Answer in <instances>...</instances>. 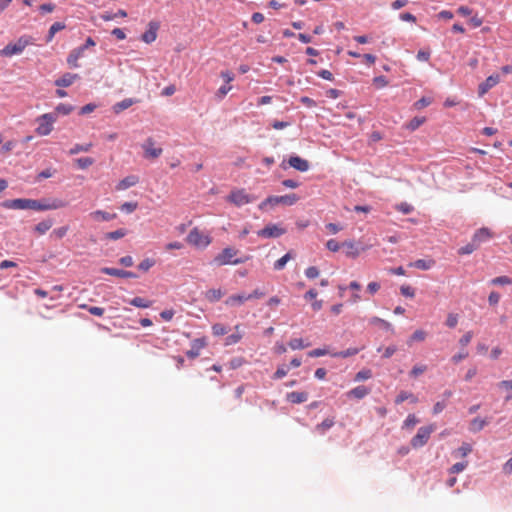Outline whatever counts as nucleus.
<instances>
[{"label":"nucleus","instance_id":"f8f14e48","mask_svg":"<svg viewBox=\"0 0 512 512\" xmlns=\"http://www.w3.org/2000/svg\"><path fill=\"white\" fill-rule=\"evenodd\" d=\"M500 82V76L498 74L490 75L486 80L481 83L478 87L479 96L486 94L491 88L496 86Z\"/></svg>","mask_w":512,"mask_h":512},{"label":"nucleus","instance_id":"5701e85b","mask_svg":"<svg viewBox=\"0 0 512 512\" xmlns=\"http://www.w3.org/2000/svg\"><path fill=\"white\" fill-rule=\"evenodd\" d=\"M249 298H247L246 294H237V295H231L225 300V304L227 306H240L245 301H248Z\"/></svg>","mask_w":512,"mask_h":512},{"label":"nucleus","instance_id":"dca6fc26","mask_svg":"<svg viewBox=\"0 0 512 512\" xmlns=\"http://www.w3.org/2000/svg\"><path fill=\"white\" fill-rule=\"evenodd\" d=\"M101 272L107 275L121 277V278H136V274L131 271L120 270L116 268L104 267Z\"/></svg>","mask_w":512,"mask_h":512},{"label":"nucleus","instance_id":"2eb2a0df","mask_svg":"<svg viewBox=\"0 0 512 512\" xmlns=\"http://www.w3.org/2000/svg\"><path fill=\"white\" fill-rule=\"evenodd\" d=\"M84 52H85V47H78V48H75L73 49L68 57H67V63L70 67L72 68H77L79 67V64H78V60L83 57L84 55Z\"/></svg>","mask_w":512,"mask_h":512},{"label":"nucleus","instance_id":"c756f323","mask_svg":"<svg viewBox=\"0 0 512 512\" xmlns=\"http://www.w3.org/2000/svg\"><path fill=\"white\" fill-rule=\"evenodd\" d=\"M223 295H224V293L222 292L221 289H209L205 293V298L209 302H216V301L220 300Z\"/></svg>","mask_w":512,"mask_h":512},{"label":"nucleus","instance_id":"49530a36","mask_svg":"<svg viewBox=\"0 0 512 512\" xmlns=\"http://www.w3.org/2000/svg\"><path fill=\"white\" fill-rule=\"evenodd\" d=\"M76 163L80 169H86L94 163V159L91 157H82L76 159Z\"/></svg>","mask_w":512,"mask_h":512},{"label":"nucleus","instance_id":"39448f33","mask_svg":"<svg viewBox=\"0 0 512 512\" xmlns=\"http://www.w3.org/2000/svg\"><path fill=\"white\" fill-rule=\"evenodd\" d=\"M299 200L296 194H288L283 196H269L259 205L260 210H265L267 207H274L279 204L292 206Z\"/></svg>","mask_w":512,"mask_h":512},{"label":"nucleus","instance_id":"f03ea898","mask_svg":"<svg viewBox=\"0 0 512 512\" xmlns=\"http://www.w3.org/2000/svg\"><path fill=\"white\" fill-rule=\"evenodd\" d=\"M238 253L239 251L237 249L233 247H226L214 257L213 261L217 266H225L242 264L249 259L248 256L235 258V256L238 255Z\"/></svg>","mask_w":512,"mask_h":512},{"label":"nucleus","instance_id":"72a5a7b5","mask_svg":"<svg viewBox=\"0 0 512 512\" xmlns=\"http://www.w3.org/2000/svg\"><path fill=\"white\" fill-rule=\"evenodd\" d=\"M343 247H346V255L352 258H356L359 255L358 249L355 247L353 241H345L342 243Z\"/></svg>","mask_w":512,"mask_h":512},{"label":"nucleus","instance_id":"7c9ffc66","mask_svg":"<svg viewBox=\"0 0 512 512\" xmlns=\"http://www.w3.org/2000/svg\"><path fill=\"white\" fill-rule=\"evenodd\" d=\"M487 425V422L485 419H482L480 417H476L474 418L471 422H470V427L469 429L472 431V432H478L480 430H482L485 426Z\"/></svg>","mask_w":512,"mask_h":512},{"label":"nucleus","instance_id":"58836bf2","mask_svg":"<svg viewBox=\"0 0 512 512\" xmlns=\"http://www.w3.org/2000/svg\"><path fill=\"white\" fill-rule=\"evenodd\" d=\"M232 90V86L229 84L222 85L215 93V98L218 101H221L225 98V96Z\"/></svg>","mask_w":512,"mask_h":512},{"label":"nucleus","instance_id":"ea45409f","mask_svg":"<svg viewBox=\"0 0 512 512\" xmlns=\"http://www.w3.org/2000/svg\"><path fill=\"white\" fill-rule=\"evenodd\" d=\"M79 308L88 310L92 315L101 317L104 314V309L102 307L96 306H88L87 304H80Z\"/></svg>","mask_w":512,"mask_h":512},{"label":"nucleus","instance_id":"774afa93","mask_svg":"<svg viewBox=\"0 0 512 512\" xmlns=\"http://www.w3.org/2000/svg\"><path fill=\"white\" fill-rule=\"evenodd\" d=\"M430 104H431V100L429 98L422 97L421 99H419L418 101H416L414 103V107L416 109H422Z\"/></svg>","mask_w":512,"mask_h":512},{"label":"nucleus","instance_id":"20e7f679","mask_svg":"<svg viewBox=\"0 0 512 512\" xmlns=\"http://www.w3.org/2000/svg\"><path fill=\"white\" fill-rule=\"evenodd\" d=\"M31 44V38L28 36H21L14 43L7 44L3 49L0 50V56L12 57L14 55L21 54L25 48Z\"/></svg>","mask_w":512,"mask_h":512},{"label":"nucleus","instance_id":"6ab92c4d","mask_svg":"<svg viewBox=\"0 0 512 512\" xmlns=\"http://www.w3.org/2000/svg\"><path fill=\"white\" fill-rule=\"evenodd\" d=\"M370 393V389L367 388L366 386H357L353 389H351L350 391L347 392V397L349 398H355V399H363L365 398L368 394Z\"/></svg>","mask_w":512,"mask_h":512},{"label":"nucleus","instance_id":"cd10ccee","mask_svg":"<svg viewBox=\"0 0 512 512\" xmlns=\"http://www.w3.org/2000/svg\"><path fill=\"white\" fill-rule=\"evenodd\" d=\"M335 424L334 418H326L320 424H318L315 429L320 434H324L327 430L332 428Z\"/></svg>","mask_w":512,"mask_h":512},{"label":"nucleus","instance_id":"052dcab7","mask_svg":"<svg viewBox=\"0 0 512 512\" xmlns=\"http://www.w3.org/2000/svg\"><path fill=\"white\" fill-rule=\"evenodd\" d=\"M319 269L315 266H310L305 270V275L309 279H315L319 276Z\"/></svg>","mask_w":512,"mask_h":512},{"label":"nucleus","instance_id":"2f4dec72","mask_svg":"<svg viewBox=\"0 0 512 512\" xmlns=\"http://www.w3.org/2000/svg\"><path fill=\"white\" fill-rule=\"evenodd\" d=\"M419 423V419L415 414H409L402 424V429L412 430L416 424Z\"/></svg>","mask_w":512,"mask_h":512},{"label":"nucleus","instance_id":"0e129e2a","mask_svg":"<svg viewBox=\"0 0 512 512\" xmlns=\"http://www.w3.org/2000/svg\"><path fill=\"white\" fill-rule=\"evenodd\" d=\"M427 370L426 365H415L410 371V375L412 377H417L418 375L424 373Z\"/></svg>","mask_w":512,"mask_h":512},{"label":"nucleus","instance_id":"412c9836","mask_svg":"<svg viewBox=\"0 0 512 512\" xmlns=\"http://www.w3.org/2000/svg\"><path fill=\"white\" fill-rule=\"evenodd\" d=\"M139 182V178L135 175H129L123 178L116 186L117 190H126Z\"/></svg>","mask_w":512,"mask_h":512},{"label":"nucleus","instance_id":"4c0bfd02","mask_svg":"<svg viewBox=\"0 0 512 512\" xmlns=\"http://www.w3.org/2000/svg\"><path fill=\"white\" fill-rule=\"evenodd\" d=\"M359 351H360V349H358V348H348L347 350L332 353L331 355L333 357L347 358V357H351V356L358 354Z\"/></svg>","mask_w":512,"mask_h":512},{"label":"nucleus","instance_id":"864d4df0","mask_svg":"<svg viewBox=\"0 0 512 512\" xmlns=\"http://www.w3.org/2000/svg\"><path fill=\"white\" fill-rule=\"evenodd\" d=\"M467 466H468V462H467V461L456 463V464H454V465L449 469V473H450V474L460 473V472H462V471H463Z\"/></svg>","mask_w":512,"mask_h":512},{"label":"nucleus","instance_id":"f3484780","mask_svg":"<svg viewBox=\"0 0 512 512\" xmlns=\"http://www.w3.org/2000/svg\"><path fill=\"white\" fill-rule=\"evenodd\" d=\"M288 163L291 167L301 172H305L309 169L308 161L299 156H291Z\"/></svg>","mask_w":512,"mask_h":512},{"label":"nucleus","instance_id":"473e14b6","mask_svg":"<svg viewBox=\"0 0 512 512\" xmlns=\"http://www.w3.org/2000/svg\"><path fill=\"white\" fill-rule=\"evenodd\" d=\"M426 336L427 333L424 330L418 329L410 336L407 343L408 345H411L413 342H422L426 339Z\"/></svg>","mask_w":512,"mask_h":512},{"label":"nucleus","instance_id":"ddd939ff","mask_svg":"<svg viewBox=\"0 0 512 512\" xmlns=\"http://www.w3.org/2000/svg\"><path fill=\"white\" fill-rule=\"evenodd\" d=\"M492 237L493 232L487 227H482L474 233L472 241L479 247L481 243L490 240Z\"/></svg>","mask_w":512,"mask_h":512},{"label":"nucleus","instance_id":"5fc2aeb1","mask_svg":"<svg viewBox=\"0 0 512 512\" xmlns=\"http://www.w3.org/2000/svg\"><path fill=\"white\" fill-rule=\"evenodd\" d=\"M155 265V261L150 258H146L140 262L138 268L144 272L148 271L151 267Z\"/></svg>","mask_w":512,"mask_h":512},{"label":"nucleus","instance_id":"bf43d9fd","mask_svg":"<svg viewBox=\"0 0 512 512\" xmlns=\"http://www.w3.org/2000/svg\"><path fill=\"white\" fill-rule=\"evenodd\" d=\"M241 338H242V335L240 333H233L225 339V345L228 346V345L236 344L241 340Z\"/></svg>","mask_w":512,"mask_h":512},{"label":"nucleus","instance_id":"423d86ee","mask_svg":"<svg viewBox=\"0 0 512 512\" xmlns=\"http://www.w3.org/2000/svg\"><path fill=\"white\" fill-rule=\"evenodd\" d=\"M57 120V115L55 113H45L39 116L36 119L38 126L35 130L37 135L39 136H47L53 130V125Z\"/></svg>","mask_w":512,"mask_h":512},{"label":"nucleus","instance_id":"9b49d317","mask_svg":"<svg viewBox=\"0 0 512 512\" xmlns=\"http://www.w3.org/2000/svg\"><path fill=\"white\" fill-rule=\"evenodd\" d=\"M159 28L160 24L158 22L150 21L147 30L141 36V40L147 44H151L156 40Z\"/></svg>","mask_w":512,"mask_h":512},{"label":"nucleus","instance_id":"a878e982","mask_svg":"<svg viewBox=\"0 0 512 512\" xmlns=\"http://www.w3.org/2000/svg\"><path fill=\"white\" fill-rule=\"evenodd\" d=\"M53 226V220L52 219H46L41 222H39L35 227L34 230L37 234L43 235L45 234L51 227Z\"/></svg>","mask_w":512,"mask_h":512},{"label":"nucleus","instance_id":"69168bd1","mask_svg":"<svg viewBox=\"0 0 512 512\" xmlns=\"http://www.w3.org/2000/svg\"><path fill=\"white\" fill-rule=\"evenodd\" d=\"M499 301H500V294L496 291L490 292V294L488 296L489 304L492 306H495L499 303Z\"/></svg>","mask_w":512,"mask_h":512},{"label":"nucleus","instance_id":"7ed1b4c3","mask_svg":"<svg viewBox=\"0 0 512 512\" xmlns=\"http://www.w3.org/2000/svg\"><path fill=\"white\" fill-rule=\"evenodd\" d=\"M186 241L193 247L205 249L211 244L212 239L208 234H205L199 228L195 227L188 233Z\"/></svg>","mask_w":512,"mask_h":512},{"label":"nucleus","instance_id":"4d7b16f0","mask_svg":"<svg viewBox=\"0 0 512 512\" xmlns=\"http://www.w3.org/2000/svg\"><path fill=\"white\" fill-rule=\"evenodd\" d=\"M138 207L137 202H125L121 205V210L126 213H132L134 212Z\"/></svg>","mask_w":512,"mask_h":512},{"label":"nucleus","instance_id":"603ef678","mask_svg":"<svg viewBox=\"0 0 512 512\" xmlns=\"http://www.w3.org/2000/svg\"><path fill=\"white\" fill-rule=\"evenodd\" d=\"M372 377V372L369 369H363L355 375V381H363Z\"/></svg>","mask_w":512,"mask_h":512},{"label":"nucleus","instance_id":"c85d7f7f","mask_svg":"<svg viewBox=\"0 0 512 512\" xmlns=\"http://www.w3.org/2000/svg\"><path fill=\"white\" fill-rule=\"evenodd\" d=\"M426 122L425 117H414L408 123H406L405 128L409 131L417 130L421 125Z\"/></svg>","mask_w":512,"mask_h":512},{"label":"nucleus","instance_id":"a19ab883","mask_svg":"<svg viewBox=\"0 0 512 512\" xmlns=\"http://www.w3.org/2000/svg\"><path fill=\"white\" fill-rule=\"evenodd\" d=\"M369 323L371 325H379L381 326L382 328L386 329V330H391L392 329V325L387 322L386 320L384 319H381L379 317H372L370 320H369Z\"/></svg>","mask_w":512,"mask_h":512},{"label":"nucleus","instance_id":"680f3d73","mask_svg":"<svg viewBox=\"0 0 512 512\" xmlns=\"http://www.w3.org/2000/svg\"><path fill=\"white\" fill-rule=\"evenodd\" d=\"M68 230H69L68 226H61V227H58V228L54 229L52 234L57 239H62L67 234Z\"/></svg>","mask_w":512,"mask_h":512},{"label":"nucleus","instance_id":"bb28decb","mask_svg":"<svg viewBox=\"0 0 512 512\" xmlns=\"http://www.w3.org/2000/svg\"><path fill=\"white\" fill-rule=\"evenodd\" d=\"M135 102L136 101L131 98H126V99L116 103L113 106V111L116 114H119L120 112L124 111L125 109H128L129 107H131Z\"/></svg>","mask_w":512,"mask_h":512},{"label":"nucleus","instance_id":"79ce46f5","mask_svg":"<svg viewBox=\"0 0 512 512\" xmlns=\"http://www.w3.org/2000/svg\"><path fill=\"white\" fill-rule=\"evenodd\" d=\"M477 248H478V246L473 241H471L470 243H468L465 246L461 247L458 250V253L460 255H468V254L473 253Z\"/></svg>","mask_w":512,"mask_h":512},{"label":"nucleus","instance_id":"6e6552de","mask_svg":"<svg viewBox=\"0 0 512 512\" xmlns=\"http://www.w3.org/2000/svg\"><path fill=\"white\" fill-rule=\"evenodd\" d=\"M253 200V197L247 194L244 189L233 190L227 197V201L236 206L248 204Z\"/></svg>","mask_w":512,"mask_h":512},{"label":"nucleus","instance_id":"b1692460","mask_svg":"<svg viewBox=\"0 0 512 512\" xmlns=\"http://www.w3.org/2000/svg\"><path fill=\"white\" fill-rule=\"evenodd\" d=\"M435 265V261L433 259H418L413 263H410V266L421 270H429Z\"/></svg>","mask_w":512,"mask_h":512},{"label":"nucleus","instance_id":"6e6d98bb","mask_svg":"<svg viewBox=\"0 0 512 512\" xmlns=\"http://www.w3.org/2000/svg\"><path fill=\"white\" fill-rule=\"evenodd\" d=\"M445 324L449 328H454L458 324V315L454 313H449L446 318Z\"/></svg>","mask_w":512,"mask_h":512},{"label":"nucleus","instance_id":"f257e3e1","mask_svg":"<svg viewBox=\"0 0 512 512\" xmlns=\"http://www.w3.org/2000/svg\"><path fill=\"white\" fill-rule=\"evenodd\" d=\"M66 205L65 201L57 198L41 200L18 198L4 203V206L10 209H31L36 211L56 210L64 208Z\"/></svg>","mask_w":512,"mask_h":512},{"label":"nucleus","instance_id":"e433bc0d","mask_svg":"<svg viewBox=\"0 0 512 512\" xmlns=\"http://www.w3.org/2000/svg\"><path fill=\"white\" fill-rule=\"evenodd\" d=\"M292 259V254L290 252L286 253L284 256H282L280 259H278L274 263V269L277 271L282 270L287 262Z\"/></svg>","mask_w":512,"mask_h":512},{"label":"nucleus","instance_id":"c03bdc74","mask_svg":"<svg viewBox=\"0 0 512 512\" xmlns=\"http://www.w3.org/2000/svg\"><path fill=\"white\" fill-rule=\"evenodd\" d=\"M492 285H511L512 279L508 276H498L491 280Z\"/></svg>","mask_w":512,"mask_h":512},{"label":"nucleus","instance_id":"f704fd0d","mask_svg":"<svg viewBox=\"0 0 512 512\" xmlns=\"http://www.w3.org/2000/svg\"><path fill=\"white\" fill-rule=\"evenodd\" d=\"M130 304L138 308H149L152 302L142 297H135L130 300Z\"/></svg>","mask_w":512,"mask_h":512},{"label":"nucleus","instance_id":"393cba45","mask_svg":"<svg viewBox=\"0 0 512 512\" xmlns=\"http://www.w3.org/2000/svg\"><path fill=\"white\" fill-rule=\"evenodd\" d=\"M406 400H410L412 403L418 402V398L413 393L408 391H401L395 398V403L401 404Z\"/></svg>","mask_w":512,"mask_h":512},{"label":"nucleus","instance_id":"8fccbe9b","mask_svg":"<svg viewBox=\"0 0 512 512\" xmlns=\"http://www.w3.org/2000/svg\"><path fill=\"white\" fill-rule=\"evenodd\" d=\"M72 110H73V107L71 105L61 103L56 107L55 114L56 115L57 114L68 115L72 112Z\"/></svg>","mask_w":512,"mask_h":512},{"label":"nucleus","instance_id":"e2e57ef3","mask_svg":"<svg viewBox=\"0 0 512 512\" xmlns=\"http://www.w3.org/2000/svg\"><path fill=\"white\" fill-rule=\"evenodd\" d=\"M472 338H473V333L471 331H468L459 339V344L462 347H465L471 342Z\"/></svg>","mask_w":512,"mask_h":512},{"label":"nucleus","instance_id":"09e8293b","mask_svg":"<svg viewBox=\"0 0 512 512\" xmlns=\"http://www.w3.org/2000/svg\"><path fill=\"white\" fill-rule=\"evenodd\" d=\"M307 346L308 344H304L301 338H294L289 341V347L293 350L303 349Z\"/></svg>","mask_w":512,"mask_h":512},{"label":"nucleus","instance_id":"a18cd8bd","mask_svg":"<svg viewBox=\"0 0 512 512\" xmlns=\"http://www.w3.org/2000/svg\"><path fill=\"white\" fill-rule=\"evenodd\" d=\"M125 235H126L125 229H118V230L106 233L105 238L110 239V240H117V239L123 238Z\"/></svg>","mask_w":512,"mask_h":512},{"label":"nucleus","instance_id":"3c124183","mask_svg":"<svg viewBox=\"0 0 512 512\" xmlns=\"http://www.w3.org/2000/svg\"><path fill=\"white\" fill-rule=\"evenodd\" d=\"M212 332L215 336H222L228 332V329L223 324L217 323L212 326Z\"/></svg>","mask_w":512,"mask_h":512},{"label":"nucleus","instance_id":"de8ad7c7","mask_svg":"<svg viewBox=\"0 0 512 512\" xmlns=\"http://www.w3.org/2000/svg\"><path fill=\"white\" fill-rule=\"evenodd\" d=\"M472 447L469 443H463L455 453L461 457H466L469 453H471Z\"/></svg>","mask_w":512,"mask_h":512},{"label":"nucleus","instance_id":"4468645a","mask_svg":"<svg viewBox=\"0 0 512 512\" xmlns=\"http://www.w3.org/2000/svg\"><path fill=\"white\" fill-rule=\"evenodd\" d=\"M206 346V341L203 338L194 339L191 343V349L186 352L190 359H195L200 355V351Z\"/></svg>","mask_w":512,"mask_h":512},{"label":"nucleus","instance_id":"4be33fe9","mask_svg":"<svg viewBox=\"0 0 512 512\" xmlns=\"http://www.w3.org/2000/svg\"><path fill=\"white\" fill-rule=\"evenodd\" d=\"M89 217L95 221H110L116 218V214H110L102 210H96L91 212Z\"/></svg>","mask_w":512,"mask_h":512},{"label":"nucleus","instance_id":"37998d69","mask_svg":"<svg viewBox=\"0 0 512 512\" xmlns=\"http://www.w3.org/2000/svg\"><path fill=\"white\" fill-rule=\"evenodd\" d=\"M64 28H65V25L61 22H55L54 24H52L49 29L48 41H51L52 38L54 37V35L57 32L63 30Z\"/></svg>","mask_w":512,"mask_h":512},{"label":"nucleus","instance_id":"13d9d810","mask_svg":"<svg viewBox=\"0 0 512 512\" xmlns=\"http://www.w3.org/2000/svg\"><path fill=\"white\" fill-rule=\"evenodd\" d=\"M400 292L405 297L413 298L415 296V290L409 285H402Z\"/></svg>","mask_w":512,"mask_h":512},{"label":"nucleus","instance_id":"0eeeda50","mask_svg":"<svg viewBox=\"0 0 512 512\" xmlns=\"http://www.w3.org/2000/svg\"><path fill=\"white\" fill-rule=\"evenodd\" d=\"M435 431V425L430 424L422 426L418 429L416 435L411 439L410 444L412 448L418 449L427 444L431 434Z\"/></svg>","mask_w":512,"mask_h":512},{"label":"nucleus","instance_id":"a211bd4d","mask_svg":"<svg viewBox=\"0 0 512 512\" xmlns=\"http://www.w3.org/2000/svg\"><path fill=\"white\" fill-rule=\"evenodd\" d=\"M78 79H79L78 74L65 73L59 79H57L55 81V85L58 87H69Z\"/></svg>","mask_w":512,"mask_h":512},{"label":"nucleus","instance_id":"338daca9","mask_svg":"<svg viewBox=\"0 0 512 512\" xmlns=\"http://www.w3.org/2000/svg\"><path fill=\"white\" fill-rule=\"evenodd\" d=\"M341 246L335 239H330L326 243L327 249L332 252H337Z\"/></svg>","mask_w":512,"mask_h":512},{"label":"nucleus","instance_id":"1a4fd4ad","mask_svg":"<svg viewBox=\"0 0 512 512\" xmlns=\"http://www.w3.org/2000/svg\"><path fill=\"white\" fill-rule=\"evenodd\" d=\"M286 233V230L277 224H269L257 232L262 238H278Z\"/></svg>","mask_w":512,"mask_h":512},{"label":"nucleus","instance_id":"c9c22d12","mask_svg":"<svg viewBox=\"0 0 512 512\" xmlns=\"http://www.w3.org/2000/svg\"><path fill=\"white\" fill-rule=\"evenodd\" d=\"M92 148V144L91 143H88V144H75L70 150H69V154L70 155H75V154H78L80 152H89L90 149Z\"/></svg>","mask_w":512,"mask_h":512},{"label":"nucleus","instance_id":"9d476101","mask_svg":"<svg viewBox=\"0 0 512 512\" xmlns=\"http://www.w3.org/2000/svg\"><path fill=\"white\" fill-rule=\"evenodd\" d=\"M142 148L144 150V156L149 159L158 158L162 154V148H156L155 142L152 138L146 139V141L142 144Z\"/></svg>","mask_w":512,"mask_h":512},{"label":"nucleus","instance_id":"aec40b11","mask_svg":"<svg viewBox=\"0 0 512 512\" xmlns=\"http://www.w3.org/2000/svg\"><path fill=\"white\" fill-rule=\"evenodd\" d=\"M308 393L294 391L287 394V400L293 404H300L308 400Z\"/></svg>","mask_w":512,"mask_h":512}]
</instances>
